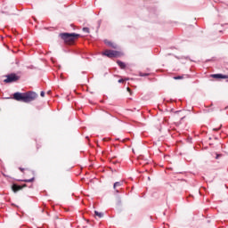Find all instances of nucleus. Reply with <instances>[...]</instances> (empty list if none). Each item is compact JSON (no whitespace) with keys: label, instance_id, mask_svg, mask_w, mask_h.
<instances>
[{"label":"nucleus","instance_id":"f257e3e1","mask_svg":"<svg viewBox=\"0 0 228 228\" xmlns=\"http://www.w3.org/2000/svg\"><path fill=\"white\" fill-rule=\"evenodd\" d=\"M38 97V94L35 92H27V93H14L12 99L14 101H18L20 102H32V101H35Z\"/></svg>","mask_w":228,"mask_h":228},{"label":"nucleus","instance_id":"f03ea898","mask_svg":"<svg viewBox=\"0 0 228 228\" xmlns=\"http://www.w3.org/2000/svg\"><path fill=\"white\" fill-rule=\"evenodd\" d=\"M59 37L63 40L66 45H74V44H76V40H77L81 35L65 32L59 34Z\"/></svg>","mask_w":228,"mask_h":228},{"label":"nucleus","instance_id":"7ed1b4c3","mask_svg":"<svg viewBox=\"0 0 228 228\" xmlns=\"http://www.w3.org/2000/svg\"><path fill=\"white\" fill-rule=\"evenodd\" d=\"M102 56H107V58H120L122 53L115 50H105L102 53Z\"/></svg>","mask_w":228,"mask_h":228},{"label":"nucleus","instance_id":"20e7f679","mask_svg":"<svg viewBox=\"0 0 228 228\" xmlns=\"http://www.w3.org/2000/svg\"><path fill=\"white\" fill-rule=\"evenodd\" d=\"M4 83H15V81H19V77L15 74H11L7 76V79L4 80Z\"/></svg>","mask_w":228,"mask_h":228},{"label":"nucleus","instance_id":"39448f33","mask_svg":"<svg viewBox=\"0 0 228 228\" xmlns=\"http://www.w3.org/2000/svg\"><path fill=\"white\" fill-rule=\"evenodd\" d=\"M211 77H214V79H228V75L213 74Z\"/></svg>","mask_w":228,"mask_h":228},{"label":"nucleus","instance_id":"423d86ee","mask_svg":"<svg viewBox=\"0 0 228 228\" xmlns=\"http://www.w3.org/2000/svg\"><path fill=\"white\" fill-rule=\"evenodd\" d=\"M22 188H26V184H23V185L13 184L12 191H14V192L20 191V190H22Z\"/></svg>","mask_w":228,"mask_h":228},{"label":"nucleus","instance_id":"0eeeda50","mask_svg":"<svg viewBox=\"0 0 228 228\" xmlns=\"http://www.w3.org/2000/svg\"><path fill=\"white\" fill-rule=\"evenodd\" d=\"M105 44L109 45V47H112V49H117V45L111 41H105Z\"/></svg>","mask_w":228,"mask_h":228},{"label":"nucleus","instance_id":"6e6552de","mask_svg":"<svg viewBox=\"0 0 228 228\" xmlns=\"http://www.w3.org/2000/svg\"><path fill=\"white\" fill-rule=\"evenodd\" d=\"M94 215L95 216H98V218H102V216H104V214H102V212H99L97 210L94 211Z\"/></svg>","mask_w":228,"mask_h":228},{"label":"nucleus","instance_id":"1a4fd4ad","mask_svg":"<svg viewBox=\"0 0 228 228\" xmlns=\"http://www.w3.org/2000/svg\"><path fill=\"white\" fill-rule=\"evenodd\" d=\"M118 67H120V69H126V63L122 62L121 61H117Z\"/></svg>","mask_w":228,"mask_h":228},{"label":"nucleus","instance_id":"9d476101","mask_svg":"<svg viewBox=\"0 0 228 228\" xmlns=\"http://www.w3.org/2000/svg\"><path fill=\"white\" fill-rule=\"evenodd\" d=\"M122 185V182H116L113 185V189L117 190V187L121 186Z\"/></svg>","mask_w":228,"mask_h":228},{"label":"nucleus","instance_id":"9b49d317","mask_svg":"<svg viewBox=\"0 0 228 228\" xmlns=\"http://www.w3.org/2000/svg\"><path fill=\"white\" fill-rule=\"evenodd\" d=\"M35 181V177L33 176L30 179L24 180V183H33Z\"/></svg>","mask_w":228,"mask_h":228},{"label":"nucleus","instance_id":"f8f14e48","mask_svg":"<svg viewBox=\"0 0 228 228\" xmlns=\"http://www.w3.org/2000/svg\"><path fill=\"white\" fill-rule=\"evenodd\" d=\"M173 79H184V76H176V77H174Z\"/></svg>","mask_w":228,"mask_h":228},{"label":"nucleus","instance_id":"ddd939ff","mask_svg":"<svg viewBox=\"0 0 228 228\" xmlns=\"http://www.w3.org/2000/svg\"><path fill=\"white\" fill-rule=\"evenodd\" d=\"M82 30L84 31V33H90V28H89L85 27V28H83Z\"/></svg>","mask_w":228,"mask_h":228},{"label":"nucleus","instance_id":"4468645a","mask_svg":"<svg viewBox=\"0 0 228 228\" xmlns=\"http://www.w3.org/2000/svg\"><path fill=\"white\" fill-rule=\"evenodd\" d=\"M139 76H141V77H143L145 76H149V73L143 74V73H140Z\"/></svg>","mask_w":228,"mask_h":228},{"label":"nucleus","instance_id":"2eb2a0df","mask_svg":"<svg viewBox=\"0 0 228 228\" xmlns=\"http://www.w3.org/2000/svg\"><path fill=\"white\" fill-rule=\"evenodd\" d=\"M40 95H41V97H45V93L44 91H42V92L40 93Z\"/></svg>","mask_w":228,"mask_h":228},{"label":"nucleus","instance_id":"dca6fc26","mask_svg":"<svg viewBox=\"0 0 228 228\" xmlns=\"http://www.w3.org/2000/svg\"><path fill=\"white\" fill-rule=\"evenodd\" d=\"M125 81H126V79L121 78V79H119V80L118 81V83H124Z\"/></svg>","mask_w":228,"mask_h":228},{"label":"nucleus","instance_id":"f3484780","mask_svg":"<svg viewBox=\"0 0 228 228\" xmlns=\"http://www.w3.org/2000/svg\"><path fill=\"white\" fill-rule=\"evenodd\" d=\"M126 90L131 94V88L127 87Z\"/></svg>","mask_w":228,"mask_h":228},{"label":"nucleus","instance_id":"a211bd4d","mask_svg":"<svg viewBox=\"0 0 228 228\" xmlns=\"http://www.w3.org/2000/svg\"><path fill=\"white\" fill-rule=\"evenodd\" d=\"M214 131H220V127L219 128H214Z\"/></svg>","mask_w":228,"mask_h":228},{"label":"nucleus","instance_id":"6ab92c4d","mask_svg":"<svg viewBox=\"0 0 228 228\" xmlns=\"http://www.w3.org/2000/svg\"><path fill=\"white\" fill-rule=\"evenodd\" d=\"M20 172H24V168L20 167Z\"/></svg>","mask_w":228,"mask_h":228},{"label":"nucleus","instance_id":"aec40b11","mask_svg":"<svg viewBox=\"0 0 228 228\" xmlns=\"http://www.w3.org/2000/svg\"><path fill=\"white\" fill-rule=\"evenodd\" d=\"M125 81H129V78H127V77H126V78H125Z\"/></svg>","mask_w":228,"mask_h":228},{"label":"nucleus","instance_id":"412c9836","mask_svg":"<svg viewBox=\"0 0 228 228\" xmlns=\"http://www.w3.org/2000/svg\"><path fill=\"white\" fill-rule=\"evenodd\" d=\"M117 193H118V190H116Z\"/></svg>","mask_w":228,"mask_h":228},{"label":"nucleus","instance_id":"4be33fe9","mask_svg":"<svg viewBox=\"0 0 228 228\" xmlns=\"http://www.w3.org/2000/svg\"><path fill=\"white\" fill-rule=\"evenodd\" d=\"M216 159H218V155L216 156Z\"/></svg>","mask_w":228,"mask_h":228}]
</instances>
